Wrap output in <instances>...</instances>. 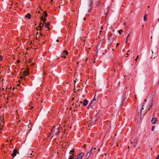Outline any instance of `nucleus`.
<instances>
[{
    "mask_svg": "<svg viewBox=\"0 0 159 159\" xmlns=\"http://www.w3.org/2000/svg\"><path fill=\"white\" fill-rule=\"evenodd\" d=\"M60 127L56 128L55 126H53L52 129L51 130V133L53 134V135L51 138H52L54 135H56L60 132L59 129Z\"/></svg>",
    "mask_w": 159,
    "mask_h": 159,
    "instance_id": "nucleus-1",
    "label": "nucleus"
},
{
    "mask_svg": "<svg viewBox=\"0 0 159 159\" xmlns=\"http://www.w3.org/2000/svg\"><path fill=\"white\" fill-rule=\"evenodd\" d=\"M29 69L28 67H27L26 68V70H25L24 71L23 73V75H24V77H23L22 76H20V79H23L25 80V77L26 76L28 75H29Z\"/></svg>",
    "mask_w": 159,
    "mask_h": 159,
    "instance_id": "nucleus-2",
    "label": "nucleus"
},
{
    "mask_svg": "<svg viewBox=\"0 0 159 159\" xmlns=\"http://www.w3.org/2000/svg\"><path fill=\"white\" fill-rule=\"evenodd\" d=\"M68 52L67 51H64L62 53L61 57L62 58H63V59H66L67 58L66 56L68 55ZM62 59V58H61Z\"/></svg>",
    "mask_w": 159,
    "mask_h": 159,
    "instance_id": "nucleus-3",
    "label": "nucleus"
},
{
    "mask_svg": "<svg viewBox=\"0 0 159 159\" xmlns=\"http://www.w3.org/2000/svg\"><path fill=\"white\" fill-rule=\"evenodd\" d=\"M99 0H90V6H92L91 4L95 2L96 4V5L98 6L100 4Z\"/></svg>",
    "mask_w": 159,
    "mask_h": 159,
    "instance_id": "nucleus-4",
    "label": "nucleus"
},
{
    "mask_svg": "<svg viewBox=\"0 0 159 159\" xmlns=\"http://www.w3.org/2000/svg\"><path fill=\"white\" fill-rule=\"evenodd\" d=\"M17 153H19V152L17 151L16 148L13 150V153L11 154V156L13 157V158L16 155Z\"/></svg>",
    "mask_w": 159,
    "mask_h": 159,
    "instance_id": "nucleus-5",
    "label": "nucleus"
},
{
    "mask_svg": "<svg viewBox=\"0 0 159 159\" xmlns=\"http://www.w3.org/2000/svg\"><path fill=\"white\" fill-rule=\"evenodd\" d=\"M84 153L83 152H81L80 153L77 157V159H81L84 156Z\"/></svg>",
    "mask_w": 159,
    "mask_h": 159,
    "instance_id": "nucleus-6",
    "label": "nucleus"
},
{
    "mask_svg": "<svg viewBox=\"0 0 159 159\" xmlns=\"http://www.w3.org/2000/svg\"><path fill=\"white\" fill-rule=\"evenodd\" d=\"M98 115H96L95 117H93V119H92V120L93 121H94V122H93V124H94V122L95 121H96L98 119Z\"/></svg>",
    "mask_w": 159,
    "mask_h": 159,
    "instance_id": "nucleus-7",
    "label": "nucleus"
},
{
    "mask_svg": "<svg viewBox=\"0 0 159 159\" xmlns=\"http://www.w3.org/2000/svg\"><path fill=\"white\" fill-rule=\"evenodd\" d=\"M72 105L73 107V110H74V111H75L78 107V104L76 103L75 104L73 103Z\"/></svg>",
    "mask_w": 159,
    "mask_h": 159,
    "instance_id": "nucleus-8",
    "label": "nucleus"
},
{
    "mask_svg": "<svg viewBox=\"0 0 159 159\" xmlns=\"http://www.w3.org/2000/svg\"><path fill=\"white\" fill-rule=\"evenodd\" d=\"M96 103V102L95 101L93 100L90 104V106L91 107H93Z\"/></svg>",
    "mask_w": 159,
    "mask_h": 159,
    "instance_id": "nucleus-9",
    "label": "nucleus"
},
{
    "mask_svg": "<svg viewBox=\"0 0 159 159\" xmlns=\"http://www.w3.org/2000/svg\"><path fill=\"white\" fill-rule=\"evenodd\" d=\"M88 104V101L86 99H85V100H84L83 102V106H85Z\"/></svg>",
    "mask_w": 159,
    "mask_h": 159,
    "instance_id": "nucleus-10",
    "label": "nucleus"
},
{
    "mask_svg": "<svg viewBox=\"0 0 159 159\" xmlns=\"http://www.w3.org/2000/svg\"><path fill=\"white\" fill-rule=\"evenodd\" d=\"M31 61H32V60H30V61H29L28 62V63H26V65H28V66H29V65H30V66H33L34 65V63H33Z\"/></svg>",
    "mask_w": 159,
    "mask_h": 159,
    "instance_id": "nucleus-11",
    "label": "nucleus"
},
{
    "mask_svg": "<svg viewBox=\"0 0 159 159\" xmlns=\"http://www.w3.org/2000/svg\"><path fill=\"white\" fill-rule=\"evenodd\" d=\"M157 121V119L156 118H153L151 120V123L152 124H155Z\"/></svg>",
    "mask_w": 159,
    "mask_h": 159,
    "instance_id": "nucleus-12",
    "label": "nucleus"
},
{
    "mask_svg": "<svg viewBox=\"0 0 159 159\" xmlns=\"http://www.w3.org/2000/svg\"><path fill=\"white\" fill-rule=\"evenodd\" d=\"M25 17H26L27 18L30 19L31 17V15L30 14L27 13Z\"/></svg>",
    "mask_w": 159,
    "mask_h": 159,
    "instance_id": "nucleus-13",
    "label": "nucleus"
},
{
    "mask_svg": "<svg viewBox=\"0 0 159 159\" xmlns=\"http://www.w3.org/2000/svg\"><path fill=\"white\" fill-rule=\"evenodd\" d=\"M70 152H71V155H72V156H75L74 153L75 151H74V149H72V150H70Z\"/></svg>",
    "mask_w": 159,
    "mask_h": 159,
    "instance_id": "nucleus-14",
    "label": "nucleus"
},
{
    "mask_svg": "<svg viewBox=\"0 0 159 159\" xmlns=\"http://www.w3.org/2000/svg\"><path fill=\"white\" fill-rule=\"evenodd\" d=\"M50 22H49L47 23V24L45 23V27L46 28H48V29H49V28L48 27V26H49Z\"/></svg>",
    "mask_w": 159,
    "mask_h": 159,
    "instance_id": "nucleus-15",
    "label": "nucleus"
},
{
    "mask_svg": "<svg viewBox=\"0 0 159 159\" xmlns=\"http://www.w3.org/2000/svg\"><path fill=\"white\" fill-rule=\"evenodd\" d=\"M43 15H42V16L41 17V19L43 21V22L44 23L46 22V19L45 18L43 19Z\"/></svg>",
    "mask_w": 159,
    "mask_h": 159,
    "instance_id": "nucleus-16",
    "label": "nucleus"
},
{
    "mask_svg": "<svg viewBox=\"0 0 159 159\" xmlns=\"http://www.w3.org/2000/svg\"><path fill=\"white\" fill-rule=\"evenodd\" d=\"M93 100L94 101H95L96 102H97V100H98V99H97V98H96V97H95V95L94 97Z\"/></svg>",
    "mask_w": 159,
    "mask_h": 159,
    "instance_id": "nucleus-17",
    "label": "nucleus"
},
{
    "mask_svg": "<svg viewBox=\"0 0 159 159\" xmlns=\"http://www.w3.org/2000/svg\"><path fill=\"white\" fill-rule=\"evenodd\" d=\"M152 106H153V103H152V102L151 103V105L150 106V107L148 109V110L149 111L150 110V108L152 109Z\"/></svg>",
    "mask_w": 159,
    "mask_h": 159,
    "instance_id": "nucleus-18",
    "label": "nucleus"
},
{
    "mask_svg": "<svg viewBox=\"0 0 159 159\" xmlns=\"http://www.w3.org/2000/svg\"><path fill=\"white\" fill-rule=\"evenodd\" d=\"M137 143V140H136L134 142V147Z\"/></svg>",
    "mask_w": 159,
    "mask_h": 159,
    "instance_id": "nucleus-19",
    "label": "nucleus"
},
{
    "mask_svg": "<svg viewBox=\"0 0 159 159\" xmlns=\"http://www.w3.org/2000/svg\"><path fill=\"white\" fill-rule=\"evenodd\" d=\"M42 24V23H40L39 24V27L40 28V29H39V30H41V29H42V26H41V25Z\"/></svg>",
    "mask_w": 159,
    "mask_h": 159,
    "instance_id": "nucleus-20",
    "label": "nucleus"
},
{
    "mask_svg": "<svg viewBox=\"0 0 159 159\" xmlns=\"http://www.w3.org/2000/svg\"><path fill=\"white\" fill-rule=\"evenodd\" d=\"M93 147L91 149V150H90V151L89 152L87 153L88 154H89V155H90V154H91V151H92V150L93 149Z\"/></svg>",
    "mask_w": 159,
    "mask_h": 159,
    "instance_id": "nucleus-21",
    "label": "nucleus"
},
{
    "mask_svg": "<svg viewBox=\"0 0 159 159\" xmlns=\"http://www.w3.org/2000/svg\"><path fill=\"white\" fill-rule=\"evenodd\" d=\"M93 147L91 149V150H90V151L89 152L87 153L88 154H89V155H90V154H91V151H92V150L93 149Z\"/></svg>",
    "mask_w": 159,
    "mask_h": 159,
    "instance_id": "nucleus-22",
    "label": "nucleus"
},
{
    "mask_svg": "<svg viewBox=\"0 0 159 159\" xmlns=\"http://www.w3.org/2000/svg\"><path fill=\"white\" fill-rule=\"evenodd\" d=\"M132 53V51H130L129 50L127 52V53L126 54L127 55H129L130 53Z\"/></svg>",
    "mask_w": 159,
    "mask_h": 159,
    "instance_id": "nucleus-23",
    "label": "nucleus"
},
{
    "mask_svg": "<svg viewBox=\"0 0 159 159\" xmlns=\"http://www.w3.org/2000/svg\"><path fill=\"white\" fill-rule=\"evenodd\" d=\"M89 156H90V155H89V154H88L87 153L86 156V159H88V158L89 157Z\"/></svg>",
    "mask_w": 159,
    "mask_h": 159,
    "instance_id": "nucleus-24",
    "label": "nucleus"
},
{
    "mask_svg": "<svg viewBox=\"0 0 159 159\" xmlns=\"http://www.w3.org/2000/svg\"><path fill=\"white\" fill-rule=\"evenodd\" d=\"M3 120V119H2V118H1V119H0V122H1L3 123V125L4 124V122Z\"/></svg>",
    "mask_w": 159,
    "mask_h": 159,
    "instance_id": "nucleus-25",
    "label": "nucleus"
},
{
    "mask_svg": "<svg viewBox=\"0 0 159 159\" xmlns=\"http://www.w3.org/2000/svg\"><path fill=\"white\" fill-rule=\"evenodd\" d=\"M74 158V157H73V156L70 155V157L68 158V159H73Z\"/></svg>",
    "mask_w": 159,
    "mask_h": 159,
    "instance_id": "nucleus-26",
    "label": "nucleus"
},
{
    "mask_svg": "<svg viewBox=\"0 0 159 159\" xmlns=\"http://www.w3.org/2000/svg\"><path fill=\"white\" fill-rule=\"evenodd\" d=\"M44 14L45 17H47L48 16V15H47V13L46 12L44 11Z\"/></svg>",
    "mask_w": 159,
    "mask_h": 159,
    "instance_id": "nucleus-27",
    "label": "nucleus"
},
{
    "mask_svg": "<svg viewBox=\"0 0 159 159\" xmlns=\"http://www.w3.org/2000/svg\"><path fill=\"white\" fill-rule=\"evenodd\" d=\"M129 35H130V33H129V34H128V35H127V37H126V43L127 42V41H128V37L129 36Z\"/></svg>",
    "mask_w": 159,
    "mask_h": 159,
    "instance_id": "nucleus-28",
    "label": "nucleus"
},
{
    "mask_svg": "<svg viewBox=\"0 0 159 159\" xmlns=\"http://www.w3.org/2000/svg\"><path fill=\"white\" fill-rule=\"evenodd\" d=\"M143 18H144V21H145L147 20L146 16V15H145V16H144Z\"/></svg>",
    "mask_w": 159,
    "mask_h": 159,
    "instance_id": "nucleus-29",
    "label": "nucleus"
},
{
    "mask_svg": "<svg viewBox=\"0 0 159 159\" xmlns=\"http://www.w3.org/2000/svg\"><path fill=\"white\" fill-rule=\"evenodd\" d=\"M1 124L0 123V129L2 130V127H3V125H1Z\"/></svg>",
    "mask_w": 159,
    "mask_h": 159,
    "instance_id": "nucleus-30",
    "label": "nucleus"
},
{
    "mask_svg": "<svg viewBox=\"0 0 159 159\" xmlns=\"http://www.w3.org/2000/svg\"><path fill=\"white\" fill-rule=\"evenodd\" d=\"M155 58V57L153 55H152V56L150 57V58L153 59Z\"/></svg>",
    "mask_w": 159,
    "mask_h": 159,
    "instance_id": "nucleus-31",
    "label": "nucleus"
},
{
    "mask_svg": "<svg viewBox=\"0 0 159 159\" xmlns=\"http://www.w3.org/2000/svg\"><path fill=\"white\" fill-rule=\"evenodd\" d=\"M119 31V33L120 34L122 32H123V31L122 30H120Z\"/></svg>",
    "mask_w": 159,
    "mask_h": 159,
    "instance_id": "nucleus-32",
    "label": "nucleus"
},
{
    "mask_svg": "<svg viewBox=\"0 0 159 159\" xmlns=\"http://www.w3.org/2000/svg\"><path fill=\"white\" fill-rule=\"evenodd\" d=\"M155 129V126H152V128H151V130L152 131H153L154 130V129Z\"/></svg>",
    "mask_w": 159,
    "mask_h": 159,
    "instance_id": "nucleus-33",
    "label": "nucleus"
},
{
    "mask_svg": "<svg viewBox=\"0 0 159 159\" xmlns=\"http://www.w3.org/2000/svg\"><path fill=\"white\" fill-rule=\"evenodd\" d=\"M75 99H76L75 97H73L72 98V99L71 100V101H72L74 100H75Z\"/></svg>",
    "mask_w": 159,
    "mask_h": 159,
    "instance_id": "nucleus-34",
    "label": "nucleus"
},
{
    "mask_svg": "<svg viewBox=\"0 0 159 159\" xmlns=\"http://www.w3.org/2000/svg\"><path fill=\"white\" fill-rule=\"evenodd\" d=\"M159 155H158L156 157V159H159Z\"/></svg>",
    "mask_w": 159,
    "mask_h": 159,
    "instance_id": "nucleus-35",
    "label": "nucleus"
},
{
    "mask_svg": "<svg viewBox=\"0 0 159 159\" xmlns=\"http://www.w3.org/2000/svg\"><path fill=\"white\" fill-rule=\"evenodd\" d=\"M2 56L0 55V60H2Z\"/></svg>",
    "mask_w": 159,
    "mask_h": 159,
    "instance_id": "nucleus-36",
    "label": "nucleus"
},
{
    "mask_svg": "<svg viewBox=\"0 0 159 159\" xmlns=\"http://www.w3.org/2000/svg\"><path fill=\"white\" fill-rule=\"evenodd\" d=\"M20 60H17V63H19L20 62Z\"/></svg>",
    "mask_w": 159,
    "mask_h": 159,
    "instance_id": "nucleus-37",
    "label": "nucleus"
},
{
    "mask_svg": "<svg viewBox=\"0 0 159 159\" xmlns=\"http://www.w3.org/2000/svg\"><path fill=\"white\" fill-rule=\"evenodd\" d=\"M119 44H120V43H117L116 44V47H118Z\"/></svg>",
    "mask_w": 159,
    "mask_h": 159,
    "instance_id": "nucleus-38",
    "label": "nucleus"
},
{
    "mask_svg": "<svg viewBox=\"0 0 159 159\" xmlns=\"http://www.w3.org/2000/svg\"><path fill=\"white\" fill-rule=\"evenodd\" d=\"M52 133H50V134H49V135H48V136L47 137H49L51 135V134Z\"/></svg>",
    "mask_w": 159,
    "mask_h": 159,
    "instance_id": "nucleus-39",
    "label": "nucleus"
},
{
    "mask_svg": "<svg viewBox=\"0 0 159 159\" xmlns=\"http://www.w3.org/2000/svg\"><path fill=\"white\" fill-rule=\"evenodd\" d=\"M139 58L138 56L135 60H137V59Z\"/></svg>",
    "mask_w": 159,
    "mask_h": 159,
    "instance_id": "nucleus-40",
    "label": "nucleus"
},
{
    "mask_svg": "<svg viewBox=\"0 0 159 159\" xmlns=\"http://www.w3.org/2000/svg\"><path fill=\"white\" fill-rule=\"evenodd\" d=\"M76 100H77V101H76V102L77 103L78 102V101H79V99H77Z\"/></svg>",
    "mask_w": 159,
    "mask_h": 159,
    "instance_id": "nucleus-41",
    "label": "nucleus"
},
{
    "mask_svg": "<svg viewBox=\"0 0 159 159\" xmlns=\"http://www.w3.org/2000/svg\"><path fill=\"white\" fill-rule=\"evenodd\" d=\"M80 103H81V104L82 103V101H80Z\"/></svg>",
    "mask_w": 159,
    "mask_h": 159,
    "instance_id": "nucleus-42",
    "label": "nucleus"
},
{
    "mask_svg": "<svg viewBox=\"0 0 159 159\" xmlns=\"http://www.w3.org/2000/svg\"><path fill=\"white\" fill-rule=\"evenodd\" d=\"M40 35H42V36H45V35L44 34L43 35H42V34L41 33L40 34Z\"/></svg>",
    "mask_w": 159,
    "mask_h": 159,
    "instance_id": "nucleus-43",
    "label": "nucleus"
},
{
    "mask_svg": "<svg viewBox=\"0 0 159 159\" xmlns=\"http://www.w3.org/2000/svg\"><path fill=\"white\" fill-rule=\"evenodd\" d=\"M86 145H84V148H85V147H86Z\"/></svg>",
    "mask_w": 159,
    "mask_h": 159,
    "instance_id": "nucleus-44",
    "label": "nucleus"
},
{
    "mask_svg": "<svg viewBox=\"0 0 159 159\" xmlns=\"http://www.w3.org/2000/svg\"><path fill=\"white\" fill-rule=\"evenodd\" d=\"M105 15H106V17L107 16V13H105Z\"/></svg>",
    "mask_w": 159,
    "mask_h": 159,
    "instance_id": "nucleus-45",
    "label": "nucleus"
},
{
    "mask_svg": "<svg viewBox=\"0 0 159 159\" xmlns=\"http://www.w3.org/2000/svg\"><path fill=\"white\" fill-rule=\"evenodd\" d=\"M102 30H101V31H100V32H99V34H101V33L102 32Z\"/></svg>",
    "mask_w": 159,
    "mask_h": 159,
    "instance_id": "nucleus-46",
    "label": "nucleus"
},
{
    "mask_svg": "<svg viewBox=\"0 0 159 159\" xmlns=\"http://www.w3.org/2000/svg\"><path fill=\"white\" fill-rule=\"evenodd\" d=\"M131 5H134V3H131Z\"/></svg>",
    "mask_w": 159,
    "mask_h": 159,
    "instance_id": "nucleus-47",
    "label": "nucleus"
},
{
    "mask_svg": "<svg viewBox=\"0 0 159 159\" xmlns=\"http://www.w3.org/2000/svg\"><path fill=\"white\" fill-rule=\"evenodd\" d=\"M56 41H57V42H58L59 41V40L57 39V40H56Z\"/></svg>",
    "mask_w": 159,
    "mask_h": 159,
    "instance_id": "nucleus-48",
    "label": "nucleus"
},
{
    "mask_svg": "<svg viewBox=\"0 0 159 159\" xmlns=\"http://www.w3.org/2000/svg\"><path fill=\"white\" fill-rule=\"evenodd\" d=\"M93 149H94V150H95V149H96V148H93Z\"/></svg>",
    "mask_w": 159,
    "mask_h": 159,
    "instance_id": "nucleus-49",
    "label": "nucleus"
},
{
    "mask_svg": "<svg viewBox=\"0 0 159 159\" xmlns=\"http://www.w3.org/2000/svg\"><path fill=\"white\" fill-rule=\"evenodd\" d=\"M39 34V32H37V34Z\"/></svg>",
    "mask_w": 159,
    "mask_h": 159,
    "instance_id": "nucleus-50",
    "label": "nucleus"
},
{
    "mask_svg": "<svg viewBox=\"0 0 159 159\" xmlns=\"http://www.w3.org/2000/svg\"><path fill=\"white\" fill-rule=\"evenodd\" d=\"M141 109H143V107H142V108H141Z\"/></svg>",
    "mask_w": 159,
    "mask_h": 159,
    "instance_id": "nucleus-51",
    "label": "nucleus"
},
{
    "mask_svg": "<svg viewBox=\"0 0 159 159\" xmlns=\"http://www.w3.org/2000/svg\"><path fill=\"white\" fill-rule=\"evenodd\" d=\"M102 27L101 28V29L102 30Z\"/></svg>",
    "mask_w": 159,
    "mask_h": 159,
    "instance_id": "nucleus-52",
    "label": "nucleus"
},
{
    "mask_svg": "<svg viewBox=\"0 0 159 159\" xmlns=\"http://www.w3.org/2000/svg\"><path fill=\"white\" fill-rule=\"evenodd\" d=\"M144 101H145V102H146V99H144Z\"/></svg>",
    "mask_w": 159,
    "mask_h": 159,
    "instance_id": "nucleus-53",
    "label": "nucleus"
},
{
    "mask_svg": "<svg viewBox=\"0 0 159 159\" xmlns=\"http://www.w3.org/2000/svg\"><path fill=\"white\" fill-rule=\"evenodd\" d=\"M133 143V142H131V143L132 144Z\"/></svg>",
    "mask_w": 159,
    "mask_h": 159,
    "instance_id": "nucleus-54",
    "label": "nucleus"
},
{
    "mask_svg": "<svg viewBox=\"0 0 159 159\" xmlns=\"http://www.w3.org/2000/svg\"><path fill=\"white\" fill-rule=\"evenodd\" d=\"M84 20H86V18H84Z\"/></svg>",
    "mask_w": 159,
    "mask_h": 159,
    "instance_id": "nucleus-55",
    "label": "nucleus"
},
{
    "mask_svg": "<svg viewBox=\"0 0 159 159\" xmlns=\"http://www.w3.org/2000/svg\"><path fill=\"white\" fill-rule=\"evenodd\" d=\"M118 146V144H117L116 145V146Z\"/></svg>",
    "mask_w": 159,
    "mask_h": 159,
    "instance_id": "nucleus-56",
    "label": "nucleus"
},
{
    "mask_svg": "<svg viewBox=\"0 0 159 159\" xmlns=\"http://www.w3.org/2000/svg\"><path fill=\"white\" fill-rule=\"evenodd\" d=\"M80 90V89H78V91H79V90Z\"/></svg>",
    "mask_w": 159,
    "mask_h": 159,
    "instance_id": "nucleus-57",
    "label": "nucleus"
},
{
    "mask_svg": "<svg viewBox=\"0 0 159 159\" xmlns=\"http://www.w3.org/2000/svg\"><path fill=\"white\" fill-rule=\"evenodd\" d=\"M95 62V61H94L93 63H94Z\"/></svg>",
    "mask_w": 159,
    "mask_h": 159,
    "instance_id": "nucleus-58",
    "label": "nucleus"
},
{
    "mask_svg": "<svg viewBox=\"0 0 159 159\" xmlns=\"http://www.w3.org/2000/svg\"><path fill=\"white\" fill-rule=\"evenodd\" d=\"M86 60H88V58H87L86 59Z\"/></svg>",
    "mask_w": 159,
    "mask_h": 159,
    "instance_id": "nucleus-59",
    "label": "nucleus"
},
{
    "mask_svg": "<svg viewBox=\"0 0 159 159\" xmlns=\"http://www.w3.org/2000/svg\"><path fill=\"white\" fill-rule=\"evenodd\" d=\"M114 71L115 72V69L114 70Z\"/></svg>",
    "mask_w": 159,
    "mask_h": 159,
    "instance_id": "nucleus-60",
    "label": "nucleus"
},
{
    "mask_svg": "<svg viewBox=\"0 0 159 159\" xmlns=\"http://www.w3.org/2000/svg\"><path fill=\"white\" fill-rule=\"evenodd\" d=\"M43 25H44V24H43Z\"/></svg>",
    "mask_w": 159,
    "mask_h": 159,
    "instance_id": "nucleus-61",
    "label": "nucleus"
},
{
    "mask_svg": "<svg viewBox=\"0 0 159 159\" xmlns=\"http://www.w3.org/2000/svg\"><path fill=\"white\" fill-rule=\"evenodd\" d=\"M149 6H148V8H149Z\"/></svg>",
    "mask_w": 159,
    "mask_h": 159,
    "instance_id": "nucleus-62",
    "label": "nucleus"
},
{
    "mask_svg": "<svg viewBox=\"0 0 159 159\" xmlns=\"http://www.w3.org/2000/svg\"><path fill=\"white\" fill-rule=\"evenodd\" d=\"M53 1V0H51V2H52Z\"/></svg>",
    "mask_w": 159,
    "mask_h": 159,
    "instance_id": "nucleus-63",
    "label": "nucleus"
},
{
    "mask_svg": "<svg viewBox=\"0 0 159 159\" xmlns=\"http://www.w3.org/2000/svg\"><path fill=\"white\" fill-rule=\"evenodd\" d=\"M158 20H159V18L158 19Z\"/></svg>",
    "mask_w": 159,
    "mask_h": 159,
    "instance_id": "nucleus-64",
    "label": "nucleus"
}]
</instances>
